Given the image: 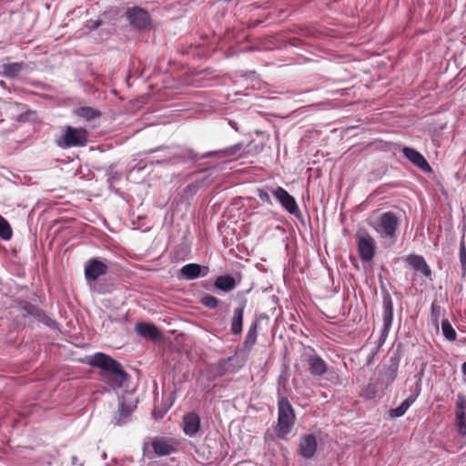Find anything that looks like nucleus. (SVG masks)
<instances>
[{
	"instance_id": "1",
	"label": "nucleus",
	"mask_w": 466,
	"mask_h": 466,
	"mask_svg": "<svg viewBox=\"0 0 466 466\" xmlns=\"http://www.w3.org/2000/svg\"><path fill=\"white\" fill-rule=\"evenodd\" d=\"M87 363L103 370V380L112 388H122L128 378L121 364L110 356L97 352L90 357Z\"/></svg>"
},
{
	"instance_id": "2",
	"label": "nucleus",
	"mask_w": 466,
	"mask_h": 466,
	"mask_svg": "<svg viewBox=\"0 0 466 466\" xmlns=\"http://www.w3.org/2000/svg\"><path fill=\"white\" fill-rule=\"evenodd\" d=\"M368 224L380 238L390 243L396 241L400 221L392 211L383 212L377 217L370 218Z\"/></svg>"
},
{
	"instance_id": "3",
	"label": "nucleus",
	"mask_w": 466,
	"mask_h": 466,
	"mask_svg": "<svg viewBox=\"0 0 466 466\" xmlns=\"http://www.w3.org/2000/svg\"><path fill=\"white\" fill-rule=\"evenodd\" d=\"M295 421L294 410L285 397L279 399L278 403V423L275 428L276 434L280 439H286Z\"/></svg>"
},
{
	"instance_id": "4",
	"label": "nucleus",
	"mask_w": 466,
	"mask_h": 466,
	"mask_svg": "<svg viewBox=\"0 0 466 466\" xmlns=\"http://www.w3.org/2000/svg\"><path fill=\"white\" fill-rule=\"evenodd\" d=\"M88 132L84 127L67 126L56 138V144L61 148L81 147L87 144Z\"/></svg>"
},
{
	"instance_id": "5",
	"label": "nucleus",
	"mask_w": 466,
	"mask_h": 466,
	"mask_svg": "<svg viewBox=\"0 0 466 466\" xmlns=\"http://www.w3.org/2000/svg\"><path fill=\"white\" fill-rule=\"evenodd\" d=\"M357 244L360 258L362 261H370L376 252V242L369 233H358Z\"/></svg>"
},
{
	"instance_id": "6",
	"label": "nucleus",
	"mask_w": 466,
	"mask_h": 466,
	"mask_svg": "<svg viewBox=\"0 0 466 466\" xmlns=\"http://www.w3.org/2000/svg\"><path fill=\"white\" fill-rule=\"evenodd\" d=\"M84 273L86 280L91 285L108 273V266L99 258H90L85 265Z\"/></svg>"
},
{
	"instance_id": "7",
	"label": "nucleus",
	"mask_w": 466,
	"mask_h": 466,
	"mask_svg": "<svg viewBox=\"0 0 466 466\" xmlns=\"http://www.w3.org/2000/svg\"><path fill=\"white\" fill-rule=\"evenodd\" d=\"M126 16L130 25L139 30L147 29L151 24L149 13L138 6L128 8Z\"/></svg>"
},
{
	"instance_id": "8",
	"label": "nucleus",
	"mask_w": 466,
	"mask_h": 466,
	"mask_svg": "<svg viewBox=\"0 0 466 466\" xmlns=\"http://www.w3.org/2000/svg\"><path fill=\"white\" fill-rule=\"evenodd\" d=\"M137 334L153 342L166 343L167 338L151 322H137L135 327Z\"/></svg>"
},
{
	"instance_id": "9",
	"label": "nucleus",
	"mask_w": 466,
	"mask_h": 466,
	"mask_svg": "<svg viewBox=\"0 0 466 466\" xmlns=\"http://www.w3.org/2000/svg\"><path fill=\"white\" fill-rule=\"evenodd\" d=\"M178 441L174 438L155 437L151 447L157 456H167L177 452Z\"/></svg>"
},
{
	"instance_id": "10",
	"label": "nucleus",
	"mask_w": 466,
	"mask_h": 466,
	"mask_svg": "<svg viewBox=\"0 0 466 466\" xmlns=\"http://www.w3.org/2000/svg\"><path fill=\"white\" fill-rule=\"evenodd\" d=\"M406 262L416 271V273H420L422 276L424 282L427 280L432 282V271L422 256L410 254L406 258Z\"/></svg>"
},
{
	"instance_id": "11",
	"label": "nucleus",
	"mask_w": 466,
	"mask_h": 466,
	"mask_svg": "<svg viewBox=\"0 0 466 466\" xmlns=\"http://www.w3.org/2000/svg\"><path fill=\"white\" fill-rule=\"evenodd\" d=\"M272 194L289 213L295 216L300 213L295 198L285 188L278 187L272 191Z\"/></svg>"
},
{
	"instance_id": "12",
	"label": "nucleus",
	"mask_w": 466,
	"mask_h": 466,
	"mask_svg": "<svg viewBox=\"0 0 466 466\" xmlns=\"http://www.w3.org/2000/svg\"><path fill=\"white\" fill-rule=\"evenodd\" d=\"M209 269L206 266H200L196 263H189L180 268V276L187 280H193L199 277L208 275Z\"/></svg>"
},
{
	"instance_id": "13",
	"label": "nucleus",
	"mask_w": 466,
	"mask_h": 466,
	"mask_svg": "<svg viewBox=\"0 0 466 466\" xmlns=\"http://www.w3.org/2000/svg\"><path fill=\"white\" fill-rule=\"evenodd\" d=\"M401 151L406 158L422 171L427 172L431 170V167L426 158L416 149L404 147Z\"/></svg>"
},
{
	"instance_id": "14",
	"label": "nucleus",
	"mask_w": 466,
	"mask_h": 466,
	"mask_svg": "<svg viewBox=\"0 0 466 466\" xmlns=\"http://www.w3.org/2000/svg\"><path fill=\"white\" fill-rule=\"evenodd\" d=\"M200 429V418L196 412H189L183 417V431L186 435L192 437Z\"/></svg>"
},
{
	"instance_id": "15",
	"label": "nucleus",
	"mask_w": 466,
	"mask_h": 466,
	"mask_svg": "<svg viewBox=\"0 0 466 466\" xmlns=\"http://www.w3.org/2000/svg\"><path fill=\"white\" fill-rule=\"evenodd\" d=\"M317 439L313 434H307L300 439L299 453L304 458H312L317 451Z\"/></svg>"
},
{
	"instance_id": "16",
	"label": "nucleus",
	"mask_w": 466,
	"mask_h": 466,
	"mask_svg": "<svg viewBox=\"0 0 466 466\" xmlns=\"http://www.w3.org/2000/svg\"><path fill=\"white\" fill-rule=\"evenodd\" d=\"M307 362L309 366V372L314 376H321L327 371L325 361L318 355L311 354L308 357Z\"/></svg>"
},
{
	"instance_id": "17",
	"label": "nucleus",
	"mask_w": 466,
	"mask_h": 466,
	"mask_svg": "<svg viewBox=\"0 0 466 466\" xmlns=\"http://www.w3.org/2000/svg\"><path fill=\"white\" fill-rule=\"evenodd\" d=\"M214 286L223 292H230L236 288V280L231 275L218 276L214 282Z\"/></svg>"
},
{
	"instance_id": "18",
	"label": "nucleus",
	"mask_w": 466,
	"mask_h": 466,
	"mask_svg": "<svg viewBox=\"0 0 466 466\" xmlns=\"http://www.w3.org/2000/svg\"><path fill=\"white\" fill-rule=\"evenodd\" d=\"M415 396L408 397L400 406L395 409L390 410L389 413L391 418H399L405 414L410 405L415 401Z\"/></svg>"
},
{
	"instance_id": "19",
	"label": "nucleus",
	"mask_w": 466,
	"mask_h": 466,
	"mask_svg": "<svg viewBox=\"0 0 466 466\" xmlns=\"http://www.w3.org/2000/svg\"><path fill=\"white\" fill-rule=\"evenodd\" d=\"M24 67V63H10L3 66V76L5 77H15Z\"/></svg>"
},
{
	"instance_id": "20",
	"label": "nucleus",
	"mask_w": 466,
	"mask_h": 466,
	"mask_svg": "<svg viewBox=\"0 0 466 466\" xmlns=\"http://www.w3.org/2000/svg\"><path fill=\"white\" fill-rule=\"evenodd\" d=\"M383 320H392L393 319V302L391 297L387 294L383 297Z\"/></svg>"
},
{
	"instance_id": "21",
	"label": "nucleus",
	"mask_w": 466,
	"mask_h": 466,
	"mask_svg": "<svg viewBox=\"0 0 466 466\" xmlns=\"http://www.w3.org/2000/svg\"><path fill=\"white\" fill-rule=\"evenodd\" d=\"M235 304L232 320H243V311L247 305V299L243 297L238 298Z\"/></svg>"
},
{
	"instance_id": "22",
	"label": "nucleus",
	"mask_w": 466,
	"mask_h": 466,
	"mask_svg": "<svg viewBox=\"0 0 466 466\" xmlns=\"http://www.w3.org/2000/svg\"><path fill=\"white\" fill-rule=\"evenodd\" d=\"M21 309L23 310L22 315L25 318L32 316L35 318H38V320H46L45 318H41L40 310L30 303L25 302Z\"/></svg>"
},
{
	"instance_id": "23",
	"label": "nucleus",
	"mask_w": 466,
	"mask_h": 466,
	"mask_svg": "<svg viewBox=\"0 0 466 466\" xmlns=\"http://www.w3.org/2000/svg\"><path fill=\"white\" fill-rule=\"evenodd\" d=\"M13 236V230L9 222L0 215V238L9 240Z\"/></svg>"
},
{
	"instance_id": "24",
	"label": "nucleus",
	"mask_w": 466,
	"mask_h": 466,
	"mask_svg": "<svg viewBox=\"0 0 466 466\" xmlns=\"http://www.w3.org/2000/svg\"><path fill=\"white\" fill-rule=\"evenodd\" d=\"M77 115L86 120H91L98 117L100 112L90 106H82L78 108Z\"/></svg>"
},
{
	"instance_id": "25",
	"label": "nucleus",
	"mask_w": 466,
	"mask_h": 466,
	"mask_svg": "<svg viewBox=\"0 0 466 466\" xmlns=\"http://www.w3.org/2000/svg\"><path fill=\"white\" fill-rule=\"evenodd\" d=\"M456 423L458 427V431L461 435H466V417L465 410H456L455 411Z\"/></svg>"
},
{
	"instance_id": "26",
	"label": "nucleus",
	"mask_w": 466,
	"mask_h": 466,
	"mask_svg": "<svg viewBox=\"0 0 466 466\" xmlns=\"http://www.w3.org/2000/svg\"><path fill=\"white\" fill-rule=\"evenodd\" d=\"M241 148H242V144L238 143L234 146L228 147L219 152H210L208 154V156H215V155L219 154L224 157H232V156H235Z\"/></svg>"
},
{
	"instance_id": "27",
	"label": "nucleus",
	"mask_w": 466,
	"mask_h": 466,
	"mask_svg": "<svg viewBox=\"0 0 466 466\" xmlns=\"http://www.w3.org/2000/svg\"><path fill=\"white\" fill-rule=\"evenodd\" d=\"M167 339L166 342H169L170 345H171V350H174V351H181L184 350V342H185V339H186V336L184 334H178L176 338H175V341L174 342H171L170 340V338L167 337Z\"/></svg>"
},
{
	"instance_id": "28",
	"label": "nucleus",
	"mask_w": 466,
	"mask_h": 466,
	"mask_svg": "<svg viewBox=\"0 0 466 466\" xmlns=\"http://www.w3.org/2000/svg\"><path fill=\"white\" fill-rule=\"evenodd\" d=\"M441 329L444 337L448 340L453 341L456 339V331L451 325V322H441Z\"/></svg>"
},
{
	"instance_id": "29",
	"label": "nucleus",
	"mask_w": 466,
	"mask_h": 466,
	"mask_svg": "<svg viewBox=\"0 0 466 466\" xmlns=\"http://www.w3.org/2000/svg\"><path fill=\"white\" fill-rule=\"evenodd\" d=\"M118 412L119 420L117 423L120 424L122 420H125L131 416L133 408L130 405H127L126 403L122 402L119 406Z\"/></svg>"
},
{
	"instance_id": "30",
	"label": "nucleus",
	"mask_w": 466,
	"mask_h": 466,
	"mask_svg": "<svg viewBox=\"0 0 466 466\" xmlns=\"http://www.w3.org/2000/svg\"><path fill=\"white\" fill-rule=\"evenodd\" d=\"M201 303L208 309H216L218 305V299L211 295H205L200 299Z\"/></svg>"
},
{
	"instance_id": "31",
	"label": "nucleus",
	"mask_w": 466,
	"mask_h": 466,
	"mask_svg": "<svg viewBox=\"0 0 466 466\" xmlns=\"http://www.w3.org/2000/svg\"><path fill=\"white\" fill-rule=\"evenodd\" d=\"M460 262L461 265V270L463 273L466 272V247L464 240L461 241L460 244Z\"/></svg>"
},
{
	"instance_id": "32",
	"label": "nucleus",
	"mask_w": 466,
	"mask_h": 466,
	"mask_svg": "<svg viewBox=\"0 0 466 466\" xmlns=\"http://www.w3.org/2000/svg\"><path fill=\"white\" fill-rule=\"evenodd\" d=\"M256 340V323L252 325V327L249 329V332L246 338L245 345L252 346L255 343Z\"/></svg>"
},
{
	"instance_id": "33",
	"label": "nucleus",
	"mask_w": 466,
	"mask_h": 466,
	"mask_svg": "<svg viewBox=\"0 0 466 466\" xmlns=\"http://www.w3.org/2000/svg\"><path fill=\"white\" fill-rule=\"evenodd\" d=\"M466 410V397L462 393L457 395L456 410Z\"/></svg>"
},
{
	"instance_id": "34",
	"label": "nucleus",
	"mask_w": 466,
	"mask_h": 466,
	"mask_svg": "<svg viewBox=\"0 0 466 466\" xmlns=\"http://www.w3.org/2000/svg\"><path fill=\"white\" fill-rule=\"evenodd\" d=\"M258 198L263 201V202H266L268 204H272L271 202V199H270V197L268 195V192H266L265 190L263 189H258Z\"/></svg>"
},
{
	"instance_id": "35",
	"label": "nucleus",
	"mask_w": 466,
	"mask_h": 466,
	"mask_svg": "<svg viewBox=\"0 0 466 466\" xmlns=\"http://www.w3.org/2000/svg\"><path fill=\"white\" fill-rule=\"evenodd\" d=\"M431 312H432V317L435 319V320H437V319L441 315V307L435 303H432Z\"/></svg>"
},
{
	"instance_id": "36",
	"label": "nucleus",
	"mask_w": 466,
	"mask_h": 466,
	"mask_svg": "<svg viewBox=\"0 0 466 466\" xmlns=\"http://www.w3.org/2000/svg\"><path fill=\"white\" fill-rule=\"evenodd\" d=\"M245 362H246V359H243V360H241L240 361H238V365H237V366L232 367V368L228 367V368H227V370H228L229 372H236V371H238L241 367H243V366H244Z\"/></svg>"
},
{
	"instance_id": "37",
	"label": "nucleus",
	"mask_w": 466,
	"mask_h": 466,
	"mask_svg": "<svg viewBox=\"0 0 466 466\" xmlns=\"http://www.w3.org/2000/svg\"><path fill=\"white\" fill-rule=\"evenodd\" d=\"M100 25H101V22L98 21V20H96V21L90 20V21H88V26L91 29H96V28H98L100 26Z\"/></svg>"
},
{
	"instance_id": "38",
	"label": "nucleus",
	"mask_w": 466,
	"mask_h": 466,
	"mask_svg": "<svg viewBox=\"0 0 466 466\" xmlns=\"http://www.w3.org/2000/svg\"><path fill=\"white\" fill-rule=\"evenodd\" d=\"M243 322H232V329L235 333L238 332L242 329Z\"/></svg>"
},
{
	"instance_id": "39",
	"label": "nucleus",
	"mask_w": 466,
	"mask_h": 466,
	"mask_svg": "<svg viewBox=\"0 0 466 466\" xmlns=\"http://www.w3.org/2000/svg\"><path fill=\"white\" fill-rule=\"evenodd\" d=\"M185 156L188 158H195L197 157V154L195 153V151L193 149H187L186 152H185Z\"/></svg>"
},
{
	"instance_id": "40",
	"label": "nucleus",
	"mask_w": 466,
	"mask_h": 466,
	"mask_svg": "<svg viewBox=\"0 0 466 466\" xmlns=\"http://www.w3.org/2000/svg\"><path fill=\"white\" fill-rule=\"evenodd\" d=\"M236 359H237V357H236V356L228 357V359L223 360V362H224L225 364H228V363L231 362L232 360H235Z\"/></svg>"
},
{
	"instance_id": "41",
	"label": "nucleus",
	"mask_w": 466,
	"mask_h": 466,
	"mask_svg": "<svg viewBox=\"0 0 466 466\" xmlns=\"http://www.w3.org/2000/svg\"><path fill=\"white\" fill-rule=\"evenodd\" d=\"M461 372L466 377V361L461 365Z\"/></svg>"
},
{
	"instance_id": "42",
	"label": "nucleus",
	"mask_w": 466,
	"mask_h": 466,
	"mask_svg": "<svg viewBox=\"0 0 466 466\" xmlns=\"http://www.w3.org/2000/svg\"><path fill=\"white\" fill-rule=\"evenodd\" d=\"M50 326H56L57 322L56 321H53V322H47Z\"/></svg>"
},
{
	"instance_id": "43",
	"label": "nucleus",
	"mask_w": 466,
	"mask_h": 466,
	"mask_svg": "<svg viewBox=\"0 0 466 466\" xmlns=\"http://www.w3.org/2000/svg\"><path fill=\"white\" fill-rule=\"evenodd\" d=\"M391 322H385V329H388L389 325L390 324Z\"/></svg>"
},
{
	"instance_id": "44",
	"label": "nucleus",
	"mask_w": 466,
	"mask_h": 466,
	"mask_svg": "<svg viewBox=\"0 0 466 466\" xmlns=\"http://www.w3.org/2000/svg\"><path fill=\"white\" fill-rule=\"evenodd\" d=\"M157 150H158V148H156V149H154V150H150V153H152V152H157Z\"/></svg>"
},
{
	"instance_id": "45",
	"label": "nucleus",
	"mask_w": 466,
	"mask_h": 466,
	"mask_svg": "<svg viewBox=\"0 0 466 466\" xmlns=\"http://www.w3.org/2000/svg\"><path fill=\"white\" fill-rule=\"evenodd\" d=\"M412 285H415V279H412Z\"/></svg>"
}]
</instances>
